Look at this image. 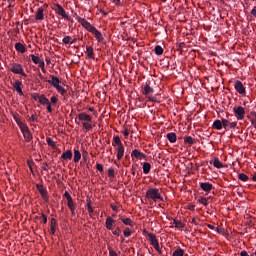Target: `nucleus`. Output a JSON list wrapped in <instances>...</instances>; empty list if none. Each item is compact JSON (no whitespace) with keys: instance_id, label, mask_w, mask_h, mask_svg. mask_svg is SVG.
<instances>
[{"instance_id":"obj_52","label":"nucleus","mask_w":256,"mask_h":256,"mask_svg":"<svg viewBox=\"0 0 256 256\" xmlns=\"http://www.w3.org/2000/svg\"><path fill=\"white\" fill-rule=\"evenodd\" d=\"M42 221L43 223H47V215L42 214Z\"/></svg>"},{"instance_id":"obj_28","label":"nucleus","mask_w":256,"mask_h":256,"mask_svg":"<svg viewBox=\"0 0 256 256\" xmlns=\"http://www.w3.org/2000/svg\"><path fill=\"white\" fill-rule=\"evenodd\" d=\"M174 225H175V228L178 229V230H181L183 229V227H185L181 221L179 220H174Z\"/></svg>"},{"instance_id":"obj_31","label":"nucleus","mask_w":256,"mask_h":256,"mask_svg":"<svg viewBox=\"0 0 256 256\" xmlns=\"http://www.w3.org/2000/svg\"><path fill=\"white\" fill-rule=\"evenodd\" d=\"M30 57L35 65H37L41 61V58H39V56H36L35 54H31Z\"/></svg>"},{"instance_id":"obj_42","label":"nucleus","mask_w":256,"mask_h":256,"mask_svg":"<svg viewBox=\"0 0 256 256\" xmlns=\"http://www.w3.org/2000/svg\"><path fill=\"white\" fill-rule=\"evenodd\" d=\"M37 65H39V67H40L42 70L45 69V61L40 60V61L37 63Z\"/></svg>"},{"instance_id":"obj_1","label":"nucleus","mask_w":256,"mask_h":256,"mask_svg":"<svg viewBox=\"0 0 256 256\" xmlns=\"http://www.w3.org/2000/svg\"><path fill=\"white\" fill-rule=\"evenodd\" d=\"M78 119L82 122V126L84 129H86V131L91 130V117L89 114L81 113L78 115Z\"/></svg>"},{"instance_id":"obj_2","label":"nucleus","mask_w":256,"mask_h":256,"mask_svg":"<svg viewBox=\"0 0 256 256\" xmlns=\"http://www.w3.org/2000/svg\"><path fill=\"white\" fill-rule=\"evenodd\" d=\"M50 77H51V80H47V83L55 87V89H57V91H59L61 95H64L65 89L63 88V86L60 85L61 80H59L56 76H50Z\"/></svg>"},{"instance_id":"obj_34","label":"nucleus","mask_w":256,"mask_h":256,"mask_svg":"<svg viewBox=\"0 0 256 256\" xmlns=\"http://www.w3.org/2000/svg\"><path fill=\"white\" fill-rule=\"evenodd\" d=\"M47 144L49 147H52V149H55V141H53V139L47 138Z\"/></svg>"},{"instance_id":"obj_45","label":"nucleus","mask_w":256,"mask_h":256,"mask_svg":"<svg viewBox=\"0 0 256 256\" xmlns=\"http://www.w3.org/2000/svg\"><path fill=\"white\" fill-rule=\"evenodd\" d=\"M199 203H201L202 205L207 206V200H206V198H200V199H199Z\"/></svg>"},{"instance_id":"obj_47","label":"nucleus","mask_w":256,"mask_h":256,"mask_svg":"<svg viewBox=\"0 0 256 256\" xmlns=\"http://www.w3.org/2000/svg\"><path fill=\"white\" fill-rule=\"evenodd\" d=\"M65 43H73V39H71V37H69V36H66Z\"/></svg>"},{"instance_id":"obj_51","label":"nucleus","mask_w":256,"mask_h":256,"mask_svg":"<svg viewBox=\"0 0 256 256\" xmlns=\"http://www.w3.org/2000/svg\"><path fill=\"white\" fill-rule=\"evenodd\" d=\"M109 256H118V255H117V252L110 250Z\"/></svg>"},{"instance_id":"obj_13","label":"nucleus","mask_w":256,"mask_h":256,"mask_svg":"<svg viewBox=\"0 0 256 256\" xmlns=\"http://www.w3.org/2000/svg\"><path fill=\"white\" fill-rule=\"evenodd\" d=\"M14 47L16 51H18V53H25V51H27V48L25 47V45L20 42L15 43Z\"/></svg>"},{"instance_id":"obj_55","label":"nucleus","mask_w":256,"mask_h":256,"mask_svg":"<svg viewBox=\"0 0 256 256\" xmlns=\"http://www.w3.org/2000/svg\"><path fill=\"white\" fill-rule=\"evenodd\" d=\"M47 167H48V164H47V163H44L43 166H42V170H43V171H47Z\"/></svg>"},{"instance_id":"obj_41","label":"nucleus","mask_w":256,"mask_h":256,"mask_svg":"<svg viewBox=\"0 0 256 256\" xmlns=\"http://www.w3.org/2000/svg\"><path fill=\"white\" fill-rule=\"evenodd\" d=\"M108 175H109L110 177H114V176H115V170H114L113 168H109V169H108Z\"/></svg>"},{"instance_id":"obj_33","label":"nucleus","mask_w":256,"mask_h":256,"mask_svg":"<svg viewBox=\"0 0 256 256\" xmlns=\"http://www.w3.org/2000/svg\"><path fill=\"white\" fill-rule=\"evenodd\" d=\"M155 53L156 55H163V48L161 46H156Z\"/></svg>"},{"instance_id":"obj_61","label":"nucleus","mask_w":256,"mask_h":256,"mask_svg":"<svg viewBox=\"0 0 256 256\" xmlns=\"http://www.w3.org/2000/svg\"><path fill=\"white\" fill-rule=\"evenodd\" d=\"M252 15H254V17H256V9L252 10Z\"/></svg>"},{"instance_id":"obj_23","label":"nucleus","mask_w":256,"mask_h":256,"mask_svg":"<svg viewBox=\"0 0 256 256\" xmlns=\"http://www.w3.org/2000/svg\"><path fill=\"white\" fill-rule=\"evenodd\" d=\"M213 127L214 129H217L219 131L223 127V122H221L220 120H215L213 123Z\"/></svg>"},{"instance_id":"obj_37","label":"nucleus","mask_w":256,"mask_h":256,"mask_svg":"<svg viewBox=\"0 0 256 256\" xmlns=\"http://www.w3.org/2000/svg\"><path fill=\"white\" fill-rule=\"evenodd\" d=\"M27 165L31 171H33V166L35 165L34 161L27 160Z\"/></svg>"},{"instance_id":"obj_48","label":"nucleus","mask_w":256,"mask_h":256,"mask_svg":"<svg viewBox=\"0 0 256 256\" xmlns=\"http://www.w3.org/2000/svg\"><path fill=\"white\" fill-rule=\"evenodd\" d=\"M51 103H53V105H55V103H57V97L52 96L51 97Z\"/></svg>"},{"instance_id":"obj_15","label":"nucleus","mask_w":256,"mask_h":256,"mask_svg":"<svg viewBox=\"0 0 256 256\" xmlns=\"http://www.w3.org/2000/svg\"><path fill=\"white\" fill-rule=\"evenodd\" d=\"M36 21H43L45 19V16L43 15V8H38L35 16Z\"/></svg>"},{"instance_id":"obj_26","label":"nucleus","mask_w":256,"mask_h":256,"mask_svg":"<svg viewBox=\"0 0 256 256\" xmlns=\"http://www.w3.org/2000/svg\"><path fill=\"white\" fill-rule=\"evenodd\" d=\"M213 165H214V167H216V169H222V167H223V162H220V161H219V158H216V159H214V161H213Z\"/></svg>"},{"instance_id":"obj_59","label":"nucleus","mask_w":256,"mask_h":256,"mask_svg":"<svg viewBox=\"0 0 256 256\" xmlns=\"http://www.w3.org/2000/svg\"><path fill=\"white\" fill-rule=\"evenodd\" d=\"M124 135H125V137H128L129 136V130H125Z\"/></svg>"},{"instance_id":"obj_53","label":"nucleus","mask_w":256,"mask_h":256,"mask_svg":"<svg viewBox=\"0 0 256 256\" xmlns=\"http://www.w3.org/2000/svg\"><path fill=\"white\" fill-rule=\"evenodd\" d=\"M96 169H98V171H103V166L101 164H97Z\"/></svg>"},{"instance_id":"obj_25","label":"nucleus","mask_w":256,"mask_h":256,"mask_svg":"<svg viewBox=\"0 0 256 256\" xmlns=\"http://www.w3.org/2000/svg\"><path fill=\"white\" fill-rule=\"evenodd\" d=\"M113 223H115V221L111 217L106 219V227L108 229H113Z\"/></svg>"},{"instance_id":"obj_5","label":"nucleus","mask_w":256,"mask_h":256,"mask_svg":"<svg viewBox=\"0 0 256 256\" xmlns=\"http://www.w3.org/2000/svg\"><path fill=\"white\" fill-rule=\"evenodd\" d=\"M52 9L53 11H55L56 15H58V17H61V21H63V19H65V8H63L62 5L60 4H53L52 5Z\"/></svg>"},{"instance_id":"obj_27","label":"nucleus","mask_w":256,"mask_h":256,"mask_svg":"<svg viewBox=\"0 0 256 256\" xmlns=\"http://www.w3.org/2000/svg\"><path fill=\"white\" fill-rule=\"evenodd\" d=\"M81 159V152L79 150H75L74 152V162L78 163V161Z\"/></svg>"},{"instance_id":"obj_16","label":"nucleus","mask_w":256,"mask_h":256,"mask_svg":"<svg viewBox=\"0 0 256 256\" xmlns=\"http://www.w3.org/2000/svg\"><path fill=\"white\" fill-rule=\"evenodd\" d=\"M131 156L136 159H145V154L141 153L139 150H133Z\"/></svg>"},{"instance_id":"obj_21","label":"nucleus","mask_w":256,"mask_h":256,"mask_svg":"<svg viewBox=\"0 0 256 256\" xmlns=\"http://www.w3.org/2000/svg\"><path fill=\"white\" fill-rule=\"evenodd\" d=\"M39 103L41 105H49V99H47V97L45 95H40Z\"/></svg>"},{"instance_id":"obj_24","label":"nucleus","mask_w":256,"mask_h":256,"mask_svg":"<svg viewBox=\"0 0 256 256\" xmlns=\"http://www.w3.org/2000/svg\"><path fill=\"white\" fill-rule=\"evenodd\" d=\"M91 33H93V35H95V37L98 41H102L103 37L101 36V32H99V30L94 28V30H92Z\"/></svg>"},{"instance_id":"obj_29","label":"nucleus","mask_w":256,"mask_h":256,"mask_svg":"<svg viewBox=\"0 0 256 256\" xmlns=\"http://www.w3.org/2000/svg\"><path fill=\"white\" fill-rule=\"evenodd\" d=\"M143 171H144V173H149V171H151V164L150 163H148V162H146V163H144V165H143Z\"/></svg>"},{"instance_id":"obj_11","label":"nucleus","mask_w":256,"mask_h":256,"mask_svg":"<svg viewBox=\"0 0 256 256\" xmlns=\"http://www.w3.org/2000/svg\"><path fill=\"white\" fill-rule=\"evenodd\" d=\"M234 88L240 95H245V87L243 86V83L241 81H236L234 84Z\"/></svg>"},{"instance_id":"obj_46","label":"nucleus","mask_w":256,"mask_h":256,"mask_svg":"<svg viewBox=\"0 0 256 256\" xmlns=\"http://www.w3.org/2000/svg\"><path fill=\"white\" fill-rule=\"evenodd\" d=\"M130 235H131V230L130 229L124 230V236L125 237H129Z\"/></svg>"},{"instance_id":"obj_40","label":"nucleus","mask_w":256,"mask_h":256,"mask_svg":"<svg viewBox=\"0 0 256 256\" xmlns=\"http://www.w3.org/2000/svg\"><path fill=\"white\" fill-rule=\"evenodd\" d=\"M87 55H88V57H93V48H91V47L87 48Z\"/></svg>"},{"instance_id":"obj_36","label":"nucleus","mask_w":256,"mask_h":256,"mask_svg":"<svg viewBox=\"0 0 256 256\" xmlns=\"http://www.w3.org/2000/svg\"><path fill=\"white\" fill-rule=\"evenodd\" d=\"M195 141L193 140V138L191 136H188L185 138V143H188V145H193Z\"/></svg>"},{"instance_id":"obj_6","label":"nucleus","mask_w":256,"mask_h":256,"mask_svg":"<svg viewBox=\"0 0 256 256\" xmlns=\"http://www.w3.org/2000/svg\"><path fill=\"white\" fill-rule=\"evenodd\" d=\"M36 188L38 189L43 201L46 203L49 201V196L47 195V188L43 187L41 184H37Z\"/></svg>"},{"instance_id":"obj_14","label":"nucleus","mask_w":256,"mask_h":256,"mask_svg":"<svg viewBox=\"0 0 256 256\" xmlns=\"http://www.w3.org/2000/svg\"><path fill=\"white\" fill-rule=\"evenodd\" d=\"M23 85V83L19 80H17L14 84L13 87L14 89H16L17 93H19V95H23V89H21V86Z\"/></svg>"},{"instance_id":"obj_38","label":"nucleus","mask_w":256,"mask_h":256,"mask_svg":"<svg viewBox=\"0 0 256 256\" xmlns=\"http://www.w3.org/2000/svg\"><path fill=\"white\" fill-rule=\"evenodd\" d=\"M239 179L240 181H247L249 177L245 174H239Z\"/></svg>"},{"instance_id":"obj_63","label":"nucleus","mask_w":256,"mask_h":256,"mask_svg":"<svg viewBox=\"0 0 256 256\" xmlns=\"http://www.w3.org/2000/svg\"><path fill=\"white\" fill-rule=\"evenodd\" d=\"M61 158L65 159V152L62 153Z\"/></svg>"},{"instance_id":"obj_60","label":"nucleus","mask_w":256,"mask_h":256,"mask_svg":"<svg viewBox=\"0 0 256 256\" xmlns=\"http://www.w3.org/2000/svg\"><path fill=\"white\" fill-rule=\"evenodd\" d=\"M88 211L89 213H93V208H91V206H88Z\"/></svg>"},{"instance_id":"obj_35","label":"nucleus","mask_w":256,"mask_h":256,"mask_svg":"<svg viewBox=\"0 0 256 256\" xmlns=\"http://www.w3.org/2000/svg\"><path fill=\"white\" fill-rule=\"evenodd\" d=\"M114 143L115 145H118V147L123 146V144H121V138H119V136L114 137Z\"/></svg>"},{"instance_id":"obj_7","label":"nucleus","mask_w":256,"mask_h":256,"mask_svg":"<svg viewBox=\"0 0 256 256\" xmlns=\"http://www.w3.org/2000/svg\"><path fill=\"white\" fill-rule=\"evenodd\" d=\"M21 131H22V135H23L25 141H27V143H29V141H31V139H33V135L31 134L29 127L24 126L21 128Z\"/></svg>"},{"instance_id":"obj_49","label":"nucleus","mask_w":256,"mask_h":256,"mask_svg":"<svg viewBox=\"0 0 256 256\" xmlns=\"http://www.w3.org/2000/svg\"><path fill=\"white\" fill-rule=\"evenodd\" d=\"M192 223H194V225H197V223H199V218L197 217L193 218Z\"/></svg>"},{"instance_id":"obj_30","label":"nucleus","mask_w":256,"mask_h":256,"mask_svg":"<svg viewBox=\"0 0 256 256\" xmlns=\"http://www.w3.org/2000/svg\"><path fill=\"white\" fill-rule=\"evenodd\" d=\"M183 255H185V252L181 248L176 249L173 253V256H183Z\"/></svg>"},{"instance_id":"obj_39","label":"nucleus","mask_w":256,"mask_h":256,"mask_svg":"<svg viewBox=\"0 0 256 256\" xmlns=\"http://www.w3.org/2000/svg\"><path fill=\"white\" fill-rule=\"evenodd\" d=\"M71 157H73V153H71L70 150L65 152V159H71Z\"/></svg>"},{"instance_id":"obj_57","label":"nucleus","mask_w":256,"mask_h":256,"mask_svg":"<svg viewBox=\"0 0 256 256\" xmlns=\"http://www.w3.org/2000/svg\"><path fill=\"white\" fill-rule=\"evenodd\" d=\"M119 233H120V230H119V229H117V230L113 231V235H117V236H119Z\"/></svg>"},{"instance_id":"obj_32","label":"nucleus","mask_w":256,"mask_h":256,"mask_svg":"<svg viewBox=\"0 0 256 256\" xmlns=\"http://www.w3.org/2000/svg\"><path fill=\"white\" fill-rule=\"evenodd\" d=\"M122 223H124V225H129L130 227H133V221L129 218L122 219Z\"/></svg>"},{"instance_id":"obj_22","label":"nucleus","mask_w":256,"mask_h":256,"mask_svg":"<svg viewBox=\"0 0 256 256\" xmlns=\"http://www.w3.org/2000/svg\"><path fill=\"white\" fill-rule=\"evenodd\" d=\"M167 139L170 141V143H175V141H177V135H175V133H168Z\"/></svg>"},{"instance_id":"obj_50","label":"nucleus","mask_w":256,"mask_h":256,"mask_svg":"<svg viewBox=\"0 0 256 256\" xmlns=\"http://www.w3.org/2000/svg\"><path fill=\"white\" fill-rule=\"evenodd\" d=\"M46 105H47V109H48L49 113H51V111H53V109L51 108V102H48V104H46Z\"/></svg>"},{"instance_id":"obj_17","label":"nucleus","mask_w":256,"mask_h":256,"mask_svg":"<svg viewBox=\"0 0 256 256\" xmlns=\"http://www.w3.org/2000/svg\"><path fill=\"white\" fill-rule=\"evenodd\" d=\"M200 187L203 189V191H211V189H213V185H211L209 182L201 183Z\"/></svg>"},{"instance_id":"obj_19","label":"nucleus","mask_w":256,"mask_h":256,"mask_svg":"<svg viewBox=\"0 0 256 256\" xmlns=\"http://www.w3.org/2000/svg\"><path fill=\"white\" fill-rule=\"evenodd\" d=\"M144 95L146 97H149V95H153V88H151L149 85L144 86Z\"/></svg>"},{"instance_id":"obj_3","label":"nucleus","mask_w":256,"mask_h":256,"mask_svg":"<svg viewBox=\"0 0 256 256\" xmlns=\"http://www.w3.org/2000/svg\"><path fill=\"white\" fill-rule=\"evenodd\" d=\"M146 199H152V201H157L161 199V194L159 193V189L157 188H150L146 192Z\"/></svg>"},{"instance_id":"obj_58","label":"nucleus","mask_w":256,"mask_h":256,"mask_svg":"<svg viewBox=\"0 0 256 256\" xmlns=\"http://www.w3.org/2000/svg\"><path fill=\"white\" fill-rule=\"evenodd\" d=\"M241 256H249V254L246 251H242Z\"/></svg>"},{"instance_id":"obj_64","label":"nucleus","mask_w":256,"mask_h":256,"mask_svg":"<svg viewBox=\"0 0 256 256\" xmlns=\"http://www.w3.org/2000/svg\"><path fill=\"white\" fill-rule=\"evenodd\" d=\"M229 127H235V123H230Z\"/></svg>"},{"instance_id":"obj_62","label":"nucleus","mask_w":256,"mask_h":256,"mask_svg":"<svg viewBox=\"0 0 256 256\" xmlns=\"http://www.w3.org/2000/svg\"><path fill=\"white\" fill-rule=\"evenodd\" d=\"M209 229H215V226L208 224Z\"/></svg>"},{"instance_id":"obj_56","label":"nucleus","mask_w":256,"mask_h":256,"mask_svg":"<svg viewBox=\"0 0 256 256\" xmlns=\"http://www.w3.org/2000/svg\"><path fill=\"white\" fill-rule=\"evenodd\" d=\"M112 3H115L116 5H119L121 3V0H111Z\"/></svg>"},{"instance_id":"obj_54","label":"nucleus","mask_w":256,"mask_h":256,"mask_svg":"<svg viewBox=\"0 0 256 256\" xmlns=\"http://www.w3.org/2000/svg\"><path fill=\"white\" fill-rule=\"evenodd\" d=\"M30 121H31L32 123H35V121H37V118H35V115H32V116L30 117Z\"/></svg>"},{"instance_id":"obj_43","label":"nucleus","mask_w":256,"mask_h":256,"mask_svg":"<svg viewBox=\"0 0 256 256\" xmlns=\"http://www.w3.org/2000/svg\"><path fill=\"white\" fill-rule=\"evenodd\" d=\"M222 125H223V127H229V125H231V123L229 121H227L226 119H223Z\"/></svg>"},{"instance_id":"obj_20","label":"nucleus","mask_w":256,"mask_h":256,"mask_svg":"<svg viewBox=\"0 0 256 256\" xmlns=\"http://www.w3.org/2000/svg\"><path fill=\"white\" fill-rule=\"evenodd\" d=\"M56 183L58 185V189L63 193V189H65V184H63V176L61 178H58L56 180Z\"/></svg>"},{"instance_id":"obj_4","label":"nucleus","mask_w":256,"mask_h":256,"mask_svg":"<svg viewBox=\"0 0 256 256\" xmlns=\"http://www.w3.org/2000/svg\"><path fill=\"white\" fill-rule=\"evenodd\" d=\"M10 71L15 73V75H22V77H27L25 70H23V66L19 63H12L10 67Z\"/></svg>"},{"instance_id":"obj_10","label":"nucleus","mask_w":256,"mask_h":256,"mask_svg":"<svg viewBox=\"0 0 256 256\" xmlns=\"http://www.w3.org/2000/svg\"><path fill=\"white\" fill-rule=\"evenodd\" d=\"M65 198L68 201V207H69L71 213H75V204L73 203V199L71 198V195H69V193L65 192Z\"/></svg>"},{"instance_id":"obj_9","label":"nucleus","mask_w":256,"mask_h":256,"mask_svg":"<svg viewBox=\"0 0 256 256\" xmlns=\"http://www.w3.org/2000/svg\"><path fill=\"white\" fill-rule=\"evenodd\" d=\"M79 23L82 25V27H84V29H87V31H90V33L92 31H94L95 27H93V25H91L89 22H87L85 19L80 18L79 19Z\"/></svg>"},{"instance_id":"obj_44","label":"nucleus","mask_w":256,"mask_h":256,"mask_svg":"<svg viewBox=\"0 0 256 256\" xmlns=\"http://www.w3.org/2000/svg\"><path fill=\"white\" fill-rule=\"evenodd\" d=\"M39 97H41V95H39V94H37V93H33V94H32V99H34V101H37V99H38V101H39Z\"/></svg>"},{"instance_id":"obj_12","label":"nucleus","mask_w":256,"mask_h":256,"mask_svg":"<svg viewBox=\"0 0 256 256\" xmlns=\"http://www.w3.org/2000/svg\"><path fill=\"white\" fill-rule=\"evenodd\" d=\"M235 115H236L237 119H243V117H245V109L243 107L239 106L235 110Z\"/></svg>"},{"instance_id":"obj_18","label":"nucleus","mask_w":256,"mask_h":256,"mask_svg":"<svg viewBox=\"0 0 256 256\" xmlns=\"http://www.w3.org/2000/svg\"><path fill=\"white\" fill-rule=\"evenodd\" d=\"M123 155H125V148L123 146H118L117 159H123Z\"/></svg>"},{"instance_id":"obj_8","label":"nucleus","mask_w":256,"mask_h":256,"mask_svg":"<svg viewBox=\"0 0 256 256\" xmlns=\"http://www.w3.org/2000/svg\"><path fill=\"white\" fill-rule=\"evenodd\" d=\"M148 237L154 249H156L158 253H161V247H159V242L157 241V238L154 236V234H148Z\"/></svg>"}]
</instances>
